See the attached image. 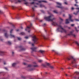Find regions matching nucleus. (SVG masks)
<instances>
[{
  "label": "nucleus",
  "mask_w": 79,
  "mask_h": 79,
  "mask_svg": "<svg viewBox=\"0 0 79 79\" xmlns=\"http://www.w3.org/2000/svg\"><path fill=\"white\" fill-rule=\"evenodd\" d=\"M52 24L54 26L56 25L58 26V27L57 29V30L59 32H65V33L66 32V31L64 29L61 25H58L57 23L53 22L52 23Z\"/></svg>",
  "instance_id": "f257e3e1"
},
{
  "label": "nucleus",
  "mask_w": 79,
  "mask_h": 79,
  "mask_svg": "<svg viewBox=\"0 0 79 79\" xmlns=\"http://www.w3.org/2000/svg\"><path fill=\"white\" fill-rule=\"evenodd\" d=\"M52 15H50L49 16L47 17H44V19L47 21H53L55 19V18H53L52 19H51Z\"/></svg>",
  "instance_id": "f03ea898"
},
{
  "label": "nucleus",
  "mask_w": 79,
  "mask_h": 79,
  "mask_svg": "<svg viewBox=\"0 0 79 79\" xmlns=\"http://www.w3.org/2000/svg\"><path fill=\"white\" fill-rule=\"evenodd\" d=\"M72 59H73V61H72V64H73L75 63L76 60L75 58H73V57L71 56H70L69 57L67 58V59L68 60H71Z\"/></svg>",
  "instance_id": "7ed1b4c3"
},
{
  "label": "nucleus",
  "mask_w": 79,
  "mask_h": 79,
  "mask_svg": "<svg viewBox=\"0 0 79 79\" xmlns=\"http://www.w3.org/2000/svg\"><path fill=\"white\" fill-rule=\"evenodd\" d=\"M69 19H66V21L65 22V23L66 24H68L69 23V21H70L72 22L73 21V20L71 19L72 16L70 15V14H69Z\"/></svg>",
  "instance_id": "20e7f679"
},
{
  "label": "nucleus",
  "mask_w": 79,
  "mask_h": 79,
  "mask_svg": "<svg viewBox=\"0 0 79 79\" xmlns=\"http://www.w3.org/2000/svg\"><path fill=\"white\" fill-rule=\"evenodd\" d=\"M32 41L34 42V44L36 43L37 42V40L38 39L36 38V37L35 35L33 36L32 37Z\"/></svg>",
  "instance_id": "39448f33"
},
{
  "label": "nucleus",
  "mask_w": 79,
  "mask_h": 79,
  "mask_svg": "<svg viewBox=\"0 0 79 79\" xmlns=\"http://www.w3.org/2000/svg\"><path fill=\"white\" fill-rule=\"evenodd\" d=\"M0 31H1L2 32H6L5 33V37L6 38H8V35L7 34V33L6 32H7V30H2L1 29H0Z\"/></svg>",
  "instance_id": "423d86ee"
},
{
  "label": "nucleus",
  "mask_w": 79,
  "mask_h": 79,
  "mask_svg": "<svg viewBox=\"0 0 79 79\" xmlns=\"http://www.w3.org/2000/svg\"><path fill=\"white\" fill-rule=\"evenodd\" d=\"M56 4L58 5H59L60 6H57L56 7L58 8H60L61 9H63V7L61 6V4L60 3H59V2H56Z\"/></svg>",
  "instance_id": "0eeeda50"
},
{
  "label": "nucleus",
  "mask_w": 79,
  "mask_h": 79,
  "mask_svg": "<svg viewBox=\"0 0 79 79\" xmlns=\"http://www.w3.org/2000/svg\"><path fill=\"white\" fill-rule=\"evenodd\" d=\"M31 27H27V28L25 29L26 31H28V32H30L31 31Z\"/></svg>",
  "instance_id": "6e6552de"
},
{
  "label": "nucleus",
  "mask_w": 79,
  "mask_h": 79,
  "mask_svg": "<svg viewBox=\"0 0 79 79\" xmlns=\"http://www.w3.org/2000/svg\"><path fill=\"white\" fill-rule=\"evenodd\" d=\"M37 48H31V49L33 51L36 52L37 51L36 50V49Z\"/></svg>",
  "instance_id": "1a4fd4ad"
},
{
  "label": "nucleus",
  "mask_w": 79,
  "mask_h": 79,
  "mask_svg": "<svg viewBox=\"0 0 79 79\" xmlns=\"http://www.w3.org/2000/svg\"><path fill=\"white\" fill-rule=\"evenodd\" d=\"M13 29H11L10 30V35L11 37H13V38H15V36L14 35H13L11 34V33L12 32V31H13Z\"/></svg>",
  "instance_id": "9d476101"
},
{
  "label": "nucleus",
  "mask_w": 79,
  "mask_h": 79,
  "mask_svg": "<svg viewBox=\"0 0 79 79\" xmlns=\"http://www.w3.org/2000/svg\"><path fill=\"white\" fill-rule=\"evenodd\" d=\"M76 9L78 10V11H77L76 13H74V14L75 15H77V14L79 12V8H76Z\"/></svg>",
  "instance_id": "9b49d317"
},
{
  "label": "nucleus",
  "mask_w": 79,
  "mask_h": 79,
  "mask_svg": "<svg viewBox=\"0 0 79 79\" xmlns=\"http://www.w3.org/2000/svg\"><path fill=\"white\" fill-rule=\"evenodd\" d=\"M19 47L21 49V50L20 51H24L25 50V49L24 48H23V47H22V46H19Z\"/></svg>",
  "instance_id": "f8f14e48"
},
{
  "label": "nucleus",
  "mask_w": 79,
  "mask_h": 79,
  "mask_svg": "<svg viewBox=\"0 0 79 79\" xmlns=\"http://www.w3.org/2000/svg\"><path fill=\"white\" fill-rule=\"evenodd\" d=\"M73 35V36H74V37H76V35H75V34H73V32L72 31H70V34H69V35Z\"/></svg>",
  "instance_id": "ddd939ff"
},
{
  "label": "nucleus",
  "mask_w": 79,
  "mask_h": 79,
  "mask_svg": "<svg viewBox=\"0 0 79 79\" xmlns=\"http://www.w3.org/2000/svg\"><path fill=\"white\" fill-rule=\"evenodd\" d=\"M5 54V52H2V51H0V55L1 56H3Z\"/></svg>",
  "instance_id": "4468645a"
},
{
  "label": "nucleus",
  "mask_w": 79,
  "mask_h": 79,
  "mask_svg": "<svg viewBox=\"0 0 79 79\" xmlns=\"http://www.w3.org/2000/svg\"><path fill=\"white\" fill-rule=\"evenodd\" d=\"M39 3H41V2H45L46 3L47 2V1H37Z\"/></svg>",
  "instance_id": "2eb2a0df"
},
{
  "label": "nucleus",
  "mask_w": 79,
  "mask_h": 79,
  "mask_svg": "<svg viewBox=\"0 0 79 79\" xmlns=\"http://www.w3.org/2000/svg\"><path fill=\"white\" fill-rule=\"evenodd\" d=\"M74 42L77 44V46H79V44L78 43L77 41H74Z\"/></svg>",
  "instance_id": "dca6fc26"
},
{
  "label": "nucleus",
  "mask_w": 79,
  "mask_h": 79,
  "mask_svg": "<svg viewBox=\"0 0 79 79\" xmlns=\"http://www.w3.org/2000/svg\"><path fill=\"white\" fill-rule=\"evenodd\" d=\"M49 67L50 68V69H54V67L53 66H49Z\"/></svg>",
  "instance_id": "f3484780"
},
{
  "label": "nucleus",
  "mask_w": 79,
  "mask_h": 79,
  "mask_svg": "<svg viewBox=\"0 0 79 79\" xmlns=\"http://www.w3.org/2000/svg\"><path fill=\"white\" fill-rule=\"evenodd\" d=\"M32 66V65L31 64H28V66L27 67V68H30Z\"/></svg>",
  "instance_id": "a211bd4d"
},
{
  "label": "nucleus",
  "mask_w": 79,
  "mask_h": 79,
  "mask_svg": "<svg viewBox=\"0 0 79 79\" xmlns=\"http://www.w3.org/2000/svg\"><path fill=\"white\" fill-rule=\"evenodd\" d=\"M16 64V63H14L12 64V66L13 67H15Z\"/></svg>",
  "instance_id": "6ab92c4d"
},
{
  "label": "nucleus",
  "mask_w": 79,
  "mask_h": 79,
  "mask_svg": "<svg viewBox=\"0 0 79 79\" xmlns=\"http://www.w3.org/2000/svg\"><path fill=\"white\" fill-rule=\"evenodd\" d=\"M35 70V68H31L29 69V70L31 71H33L34 70Z\"/></svg>",
  "instance_id": "aec40b11"
},
{
  "label": "nucleus",
  "mask_w": 79,
  "mask_h": 79,
  "mask_svg": "<svg viewBox=\"0 0 79 79\" xmlns=\"http://www.w3.org/2000/svg\"><path fill=\"white\" fill-rule=\"evenodd\" d=\"M42 66L44 67H45V68H47V65L45 64H42Z\"/></svg>",
  "instance_id": "412c9836"
},
{
  "label": "nucleus",
  "mask_w": 79,
  "mask_h": 79,
  "mask_svg": "<svg viewBox=\"0 0 79 79\" xmlns=\"http://www.w3.org/2000/svg\"><path fill=\"white\" fill-rule=\"evenodd\" d=\"M28 43H29V44H31L32 46H34V44L32 43H31V42H28Z\"/></svg>",
  "instance_id": "4be33fe9"
},
{
  "label": "nucleus",
  "mask_w": 79,
  "mask_h": 79,
  "mask_svg": "<svg viewBox=\"0 0 79 79\" xmlns=\"http://www.w3.org/2000/svg\"><path fill=\"white\" fill-rule=\"evenodd\" d=\"M40 7L42 8L44 7V6L43 4H40Z\"/></svg>",
  "instance_id": "5701e85b"
},
{
  "label": "nucleus",
  "mask_w": 79,
  "mask_h": 79,
  "mask_svg": "<svg viewBox=\"0 0 79 79\" xmlns=\"http://www.w3.org/2000/svg\"><path fill=\"white\" fill-rule=\"evenodd\" d=\"M39 52L42 54L44 52V51L43 50H40Z\"/></svg>",
  "instance_id": "b1692460"
},
{
  "label": "nucleus",
  "mask_w": 79,
  "mask_h": 79,
  "mask_svg": "<svg viewBox=\"0 0 79 79\" xmlns=\"http://www.w3.org/2000/svg\"><path fill=\"white\" fill-rule=\"evenodd\" d=\"M38 61L39 63H41L43 61V60H38Z\"/></svg>",
  "instance_id": "393cba45"
},
{
  "label": "nucleus",
  "mask_w": 79,
  "mask_h": 79,
  "mask_svg": "<svg viewBox=\"0 0 79 79\" xmlns=\"http://www.w3.org/2000/svg\"><path fill=\"white\" fill-rule=\"evenodd\" d=\"M20 35H25V33L23 32H21Z\"/></svg>",
  "instance_id": "a878e982"
},
{
  "label": "nucleus",
  "mask_w": 79,
  "mask_h": 79,
  "mask_svg": "<svg viewBox=\"0 0 79 79\" xmlns=\"http://www.w3.org/2000/svg\"><path fill=\"white\" fill-rule=\"evenodd\" d=\"M43 38L44 40H47V38L45 36V35H43Z\"/></svg>",
  "instance_id": "bb28decb"
},
{
  "label": "nucleus",
  "mask_w": 79,
  "mask_h": 79,
  "mask_svg": "<svg viewBox=\"0 0 79 79\" xmlns=\"http://www.w3.org/2000/svg\"><path fill=\"white\" fill-rule=\"evenodd\" d=\"M53 12L55 14H58V12L56 10H54Z\"/></svg>",
  "instance_id": "cd10ccee"
},
{
  "label": "nucleus",
  "mask_w": 79,
  "mask_h": 79,
  "mask_svg": "<svg viewBox=\"0 0 79 79\" xmlns=\"http://www.w3.org/2000/svg\"><path fill=\"white\" fill-rule=\"evenodd\" d=\"M35 16V15L34 14H31V17H34V16Z\"/></svg>",
  "instance_id": "c85d7f7f"
},
{
  "label": "nucleus",
  "mask_w": 79,
  "mask_h": 79,
  "mask_svg": "<svg viewBox=\"0 0 79 79\" xmlns=\"http://www.w3.org/2000/svg\"><path fill=\"white\" fill-rule=\"evenodd\" d=\"M75 73H76L77 75L79 74V72H78V71H76Z\"/></svg>",
  "instance_id": "c756f323"
},
{
  "label": "nucleus",
  "mask_w": 79,
  "mask_h": 79,
  "mask_svg": "<svg viewBox=\"0 0 79 79\" xmlns=\"http://www.w3.org/2000/svg\"><path fill=\"white\" fill-rule=\"evenodd\" d=\"M3 64L4 65H6L7 64V63H6V62L4 61L3 62Z\"/></svg>",
  "instance_id": "7c9ffc66"
},
{
  "label": "nucleus",
  "mask_w": 79,
  "mask_h": 79,
  "mask_svg": "<svg viewBox=\"0 0 79 79\" xmlns=\"http://www.w3.org/2000/svg\"><path fill=\"white\" fill-rule=\"evenodd\" d=\"M8 43L10 45L11 44V42L10 41H8Z\"/></svg>",
  "instance_id": "2f4dec72"
},
{
  "label": "nucleus",
  "mask_w": 79,
  "mask_h": 79,
  "mask_svg": "<svg viewBox=\"0 0 79 79\" xmlns=\"http://www.w3.org/2000/svg\"><path fill=\"white\" fill-rule=\"evenodd\" d=\"M18 39L19 40H21V38L20 37H18Z\"/></svg>",
  "instance_id": "473e14b6"
},
{
  "label": "nucleus",
  "mask_w": 79,
  "mask_h": 79,
  "mask_svg": "<svg viewBox=\"0 0 79 79\" xmlns=\"http://www.w3.org/2000/svg\"><path fill=\"white\" fill-rule=\"evenodd\" d=\"M21 77L22 78H23V79H25L26 77H24V76H22Z\"/></svg>",
  "instance_id": "72a5a7b5"
},
{
  "label": "nucleus",
  "mask_w": 79,
  "mask_h": 79,
  "mask_svg": "<svg viewBox=\"0 0 79 79\" xmlns=\"http://www.w3.org/2000/svg\"><path fill=\"white\" fill-rule=\"evenodd\" d=\"M38 66L37 65H34L33 67H37Z\"/></svg>",
  "instance_id": "f704fd0d"
},
{
  "label": "nucleus",
  "mask_w": 79,
  "mask_h": 79,
  "mask_svg": "<svg viewBox=\"0 0 79 79\" xmlns=\"http://www.w3.org/2000/svg\"><path fill=\"white\" fill-rule=\"evenodd\" d=\"M32 10L33 11H35V8H34V7H32Z\"/></svg>",
  "instance_id": "c9c22d12"
},
{
  "label": "nucleus",
  "mask_w": 79,
  "mask_h": 79,
  "mask_svg": "<svg viewBox=\"0 0 79 79\" xmlns=\"http://www.w3.org/2000/svg\"><path fill=\"white\" fill-rule=\"evenodd\" d=\"M34 3H35V2H31V3H30V4H31V5H32V4H34Z\"/></svg>",
  "instance_id": "e433bc0d"
},
{
  "label": "nucleus",
  "mask_w": 79,
  "mask_h": 79,
  "mask_svg": "<svg viewBox=\"0 0 79 79\" xmlns=\"http://www.w3.org/2000/svg\"><path fill=\"white\" fill-rule=\"evenodd\" d=\"M15 6H12V8L13 9H14V10L15 9Z\"/></svg>",
  "instance_id": "4c0bfd02"
},
{
  "label": "nucleus",
  "mask_w": 79,
  "mask_h": 79,
  "mask_svg": "<svg viewBox=\"0 0 79 79\" xmlns=\"http://www.w3.org/2000/svg\"><path fill=\"white\" fill-rule=\"evenodd\" d=\"M75 6L77 7H78V5H77L76 4H75Z\"/></svg>",
  "instance_id": "58836bf2"
},
{
  "label": "nucleus",
  "mask_w": 79,
  "mask_h": 79,
  "mask_svg": "<svg viewBox=\"0 0 79 79\" xmlns=\"http://www.w3.org/2000/svg\"><path fill=\"white\" fill-rule=\"evenodd\" d=\"M65 44H68V41H66L65 42Z\"/></svg>",
  "instance_id": "ea45409f"
},
{
  "label": "nucleus",
  "mask_w": 79,
  "mask_h": 79,
  "mask_svg": "<svg viewBox=\"0 0 79 79\" xmlns=\"http://www.w3.org/2000/svg\"><path fill=\"white\" fill-rule=\"evenodd\" d=\"M60 20H61L62 21H63V19H61V18H60Z\"/></svg>",
  "instance_id": "a19ab883"
},
{
  "label": "nucleus",
  "mask_w": 79,
  "mask_h": 79,
  "mask_svg": "<svg viewBox=\"0 0 79 79\" xmlns=\"http://www.w3.org/2000/svg\"><path fill=\"white\" fill-rule=\"evenodd\" d=\"M25 38L26 39H28V37L27 36H25Z\"/></svg>",
  "instance_id": "79ce46f5"
},
{
  "label": "nucleus",
  "mask_w": 79,
  "mask_h": 79,
  "mask_svg": "<svg viewBox=\"0 0 79 79\" xmlns=\"http://www.w3.org/2000/svg\"><path fill=\"white\" fill-rule=\"evenodd\" d=\"M75 29L76 30V31H77V32H78V31H79L78 30H77V28L76 27H75Z\"/></svg>",
  "instance_id": "37998d69"
},
{
  "label": "nucleus",
  "mask_w": 79,
  "mask_h": 79,
  "mask_svg": "<svg viewBox=\"0 0 79 79\" xmlns=\"http://www.w3.org/2000/svg\"><path fill=\"white\" fill-rule=\"evenodd\" d=\"M47 65L49 66V65L50 64H49V63H47Z\"/></svg>",
  "instance_id": "c03bdc74"
},
{
  "label": "nucleus",
  "mask_w": 79,
  "mask_h": 79,
  "mask_svg": "<svg viewBox=\"0 0 79 79\" xmlns=\"http://www.w3.org/2000/svg\"><path fill=\"white\" fill-rule=\"evenodd\" d=\"M75 1L77 3H78V2H77V0H75Z\"/></svg>",
  "instance_id": "a18cd8bd"
},
{
  "label": "nucleus",
  "mask_w": 79,
  "mask_h": 79,
  "mask_svg": "<svg viewBox=\"0 0 79 79\" xmlns=\"http://www.w3.org/2000/svg\"><path fill=\"white\" fill-rule=\"evenodd\" d=\"M64 4H65V5H67V4H68L66 2H64Z\"/></svg>",
  "instance_id": "49530a36"
},
{
  "label": "nucleus",
  "mask_w": 79,
  "mask_h": 79,
  "mask_svg": "<svg viewBox=\"0 0 79 79\" xmlns=\"http://www.w3.org/2000/svg\"><path fill=\"white\" fill-rule=\"evenodd\" d=\"M46 25V24L44 23V24L43 25V26H45Z\"/></svg>",
  "instance_id": "de8ad7c7"
},
{
  "label": "nucleus",
  "mask_w": 79,
  "mask_h": 79,
  "mask_svg": "<svg viewBox=\"0 0 79 79\" xmlns=\"http://www.w3.org/2000/svg\"><path fill=\"white\" fill-rule=\"evenodd\" d=\"M33 64H37L35 62H33Z\"/></svg>",
  "instance_id": "09e8293b"
},
{
  "label": "nucleus",
  "mask_w": 79,
  "mask_h": 79,
  "mask_svg": "<svg viewBox=\"0 0 79 79\" xmlns=\"http://www.w3.org/2000/svg\"><path fill=\"white\" fill-rule=\"evenodd\" d=\"M21 2V1L20 0H18V2Z\"/></svg>",
  "instance_id": "8fccbe9b"
},
{
  "label": "nucleus",
  "mask_w": 79,
  "mask_h": 79,
  "mask_svg": "<svg viewBox=\"0 0 79 79\" xmlns=\"http://www.w3.org/2000/svg\"><path fill=\"white\" fill-rule=\"evenodd\" d=\"M71 26H72V27H73V26H74V25L73 24H71Z\"/></svg>",
  "instance_id": "3c124183"
},
{
  "label": "nucleus",
  "mask_w": 79,
  "mask_h": 79,
  "mask_svg": "<svg viewBox=\"0 0 79 79\" xmlns=\"http://www.w3.org/2000/svg\"><path fill=\"white\" fill-rule=\"evenodd\" d=\"M28 3L27 2H26L25 3V5H27V4Z\"/></svg>",
  "instance_id": "603ef678"
},
{
  "label": "nucleus",
  "mask_w": 79,
  "mask_h": 79,
  "mask_svg": "<svg viewBox=\"0 0 79 79\" xmlns=\"http://www.w3.org/2000/svg\"><path fill=\"white\" fill-rule=\"evenodd\" d=\"M11 2H12L13 0H9Z\"/></svg>",
  "instance_id": "864d4df0"
},
{
  "label": "nucleus",
  "mask_w": 79,
  "mask_h": 79,
  "mask_svg": "<svg viewBox=\"0 0 79 79\" xmlns=\"http://www.w3.org/2000/svg\"><path fill=\"white\" fill-rule=\"evenodd\" d=\"M2 13V12L0 10V14H1Z\"/></svg>",
  "instance_id": "5fc2aeb1"
},
{
  "label": "nucleus",
  "mask_w": 79,
  "mask_h": 79,
  "mask_svg": "<svg viewBox=\"0 0 79 79\" xmlns=\"http://www.w3.org/2000/svg\"><path fill=\"white\" fill-rule=\"evenodd\" d=\"M5 69H6V70H7V67H5Z\"/></svg>",
  "instance_id": "6e6d98bb"
},
{
  "label": "nucleus",
  "mask_w": 79,
  "mask_h": 79,
  "mask_svg": "<svg viewBox=\"0 0 79 79\" xmlns=\"http://www.w3.org/2000/svg\"><path fill=\"white\" fill-rule=\"evenodd\" d=\"M23 64H24V65H25L26 64L25 63H23Z\"/></svg>",
  "instance_id": "4d7b16f0"
},
{
  "label": "nucleus",
  "mask_w": 79,
  "mask_h": 79,
  "mask_svg": "<svg viewBox=\"0 0 79 79\" xmlns=\"http://www.w3.org/2000/svg\"><path fill=\"white\" fill-rule=\"evenodd\" d=\"M76 66H77V65H75V66H73V67H76Z\"/></svg>",
  "instance_id": "13d9d810"
},
{
  "label": "nucleus",
  "mask_w": 79,
  "mask_h": 79,
  "mask_svg": "<svg viewBox=\"0 0 79 79\" xmlns=\"http://www.w3.org/2000/svg\"><path fill=\"white\" fill-rule=\"evenodd\" d=\"M74 8H73V7H72V8L71 9H72V10H74Z\"/></svg>",
  "instance_id": "bf43d9fd"
},
{
  "label": "nucleus",
  "mask_w": 79,
  "mask_h": 79,
  "mask_svg": "<svg viewBox=\"0 0 79 79\" xmlns=\"http://www.w3.org/2000/svg\"><path fill=\"white\" fill-rule=\"evenodd\" d=\"M41 11H42L43 13H44V10H41Z\"/></svg>",
  "instance_id": "052dcab7"
},
{
  "label": "nucleus",
  "mask_w": 79,
  "mask_h": 79,
  "mask_svg": "<svg viewBox=\"0 0 79 79\" xmlns=\"http://www.w3.org/2000/svg\"><path fill=\"white\" fill-rule=\"evenodd\" d=\"M76 20L78 21H79V20H78V19H76Z\"/></svg>",
  "instance_id": "680f3d73"
},
{
  "label": "nucleus",
  "mask_w": 79,
  "mask_h": 79,
  "mask_svg": "<svg viewBox=\"0 0 79 79\" xmlns=\"http://www.w3.org/2000/svg\"><path fill=\"white\" fill-rule=\"evenodd\" d=\"M12 27H13L14 28L15 27V26H14L13 25H12Z\"/></svg>",
  "instance_id": "e2e57ef3"
},
{
  "label": "nucleus",
  "mask_w": 79,
  "mask_h": 79,
  "mask_svg": "<svg viewBox=\"0 0 79 79\" xmlns=\"http://www.w3.org/2000/svg\"><path fill=\"white\" fill-rule=\"evenodd\" d=\"M14 54V52H12V55H13V54Z\"/></svg>",
  "instance_id": "0e129e2a"
},
{
  "label": "nucleus",
  "mask_w": 79,
  "mask_h": 79,
  "mask_svg": "<svg viewBox=\"0 0 79 79\" xmlns=\"http://www.w3.org/2000/svg\"><path fill=\"white\" fill-rule=\"evenodd\" d=\"M36 5H39V3H36Z\"/></svg>",
  "instance_id": "69168bd1"
},
{
  "label": "nucleus",
  "mask_w": 79,
  "mask_h": 79,
  "mask_svg": "<svg viewBox=\"0 0 79 79\" xmlns=\"http://www.w3.org/2000/svg\"><path fill=\"white\" fill-rule=\"evenodd\" d=\"M40 22H42V20H40Z\"/></svg>",
  "instance_id": "338daca9"
},
{
  "label": "nucleus",
  "mask_w": 79,
  "mask_h": 79,
  "mask_svg": "<svg viewBox=\"0 0 79 79\" xmlns=\"http://www.w3.org/2000/svg\"><path fill=\"white\" fill-rule=\"evenodd\" d=\"M74 78L75 79H77V77H75Z\"/></svg>",
  "instance_id": "774afa93"
}]
</instances>
